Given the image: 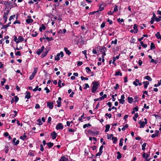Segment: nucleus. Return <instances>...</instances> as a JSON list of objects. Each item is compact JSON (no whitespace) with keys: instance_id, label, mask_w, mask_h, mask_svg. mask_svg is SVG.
<instances>
[{"instance_id":"1","label":"nucleus","mask_w":161,"mask_h":161,"mask_svg":"<svg viewBox=\"0 0 161 161\" xmlns=\"http://www.w3.org/2000/svg\"><path fill=\"white\" fill-rule=\"evenodd\" d=\"M92 84L93 86L92 87V92L93 93H95L98 89L99 84L98 81H95L93 82Z\"/></svg>"},{"instance_id":"2","label":"nucleus","mask_w":161,"mask_h":161,"mask_svg":"<svg viewBox=\"0 0 161 161\" xmlns=\"http://www.w3.org/2000/svg\"><path fill=\"white\" fill-rule=\"evenodd\" d=\"M64 55V53L63 52L61 51L59 53H58L56 57L55 58V60L58 61L60 60L59 57H63Z\"/></svg>"},{"instance_id":"3","label":"nucleus","mask_w":161,"mask_h":161,"mask_svg":"<svg viewBox=\"0 0 161 161\" xmlns=\"http://www.w3.org/2000/svg\"><path fill=\"white\" fill-rule=\"evenodd\" d=\"M64 128V126L61 123H59L56 125V128L57 130H62Z\"/></svg>"},{"instance_id":"4","label":"nucleus","mask_w":161,"mask_h":161,"mask_svg":"<svg viewBox=\"0 0 161 161\" xmlns=\"http://www.w3.org/2000/svg\"><path fill=\"white\" fill-rule=\"evenodd\" d=\"M88 132L91 134L92 136H95L96 135H97L99 134V132L98 131H97L96 132H94L92 130H89L87 131Z\"/></svg>"},{"instance_id":"5","label":"nucleus","mask_w":161,"mask_h":161,"mask_svg":"<svg viewBox=\"0 0 161 161\" xmlns=\"http://www.w3.org/2000/svg\"><path fill=\"white\" fill-rule=\"evenodd\" d=\"M44 46H42L41 48H39L37 50L36 52V53L38 55H40L44 50Z\"/></svg>"},{"instance_id":"6","label":"nucleus","mask_w":161,"mask_h":161,"mask_svg":"<svg viewBox=\"0 0 161 161\" xmlns=\"http://www.w3.org/2000/svg\"><path fill=\"white\" fill-rule=\"evenodd\" d=\"M8 12L9 11H7L6 12H4V14L3 15V19L4 20L5 23H6L7 21V16Z\"/></svg>"},{"instance_id":"7","label":"nucleus","mask_w":161,"mask_h":161,"mask_svg":"<svg viewBox=\"0 0 161 161\" xmlns=\"http://www.w3.org/2000/svg\"><path fill=\"white\" fill-rule=\"evenodd\" d=\"M50 135L52 137V139L54 140L56 138L57 136V134L55 131H53L51 133Z\"/></svg>"},{"instance_id":"8","label":"nucleus","mask_w":161,"mask_h":161,"mask_svg":"<svg viewBox=\"0 0 161 161\" xmlns=\"http://www.w3.org/2000/svg\"><path fill=\"white\" fill-rule=\"evenodd\" d=\"M53 102H50L49 101L47 102V106L50 109H53Z\"/></svg>"},{"instance_id":"9","label":"nucleus","mask_w":161,"mask_h":161,"mask_svg":"<svg viewBox=\"0 0 161 161\" xmlns=\"http://www.w3.org/2000/svg\"><path fill=\"white\" fill-rule=\"evenodd\" d=\"M25 94V98L29 99L31 98V93L30 92L28 91H26Z\"/></svg>"},{"instance_id":"10","label":"nucleus","mask_w":161,"mask_h":161,"mask_svg":"<svg viewBox=\"0 0 161 161\" xmlns=\"http://www.w3.org/2000/svg\"><path fill=\"white\" fill-rule=\"evenodd\" d=\"M138 123L140 125V128H143L144 127L146 124L145 123L144 121H142L140 120L139 121Z\"/></svg>"},{"instance_id":"11","label":"nucleus","mask_w":161,"mask_h":161,"mask_svg":"<svg viewBox=\"0 0 161 161\" xmlns=\"http://www.w3.org/2000/svg\"><path fill=\"white\" fill-rule=\"evenodd\" d=\"M133 30H134V33H137L138 31V29L137 28V26L136 24H135L134 25L133 27Z\"/></svg>"},{"instance_id":"12","label":"nucleus","mask_w":161,"mask_h":161,"mask_svg":"<svg viewBox=\"0 0 161 161\" xmlns=\"http://www.w3.org/2000/svg\"><path fill=\"white\" fill-rule=\"evenodd\" d=\"M64 50L67 55H69L71 53V52L68 50V48L67 47H64Z\"/></svg>"},{"instance_id":"13","label":"nucleus","mask_w":161,"mask_h":161,"mask_svg":"<svg viewBox=\"0 0 161 161\" xmlns=\"http://www.w3.org/2000/svg\"><path fill=\"white\" fill-rule=\"evenodd\" d=\"M11 24V22H9L6 25H3V26L1 29H4L5 28L6 29V30L7 29L8 26H9V25Z\"/></svg>"},{"instance_id":"14","label":"nucleus","mask_w":161,"mask_h":161,"mask_svg":"<svg viewBox=\"0 0 161 161\" xmlns=\"http://www.w3.org/2000/svg\"><path fill=\"white\" fill-rule=\"evenodd\" d=\"M142 84H144V87L146 89L147 88V86L149 84V82L148 81H145L142 82Z\"/></svg>"},{"instance_id":"15","label":"nucleus","mask_w":161,"mask_h":161,"mask_svg":"<svg viewBox=\"0 0 161 161\" xmlns=\"http://www.w3.org/2000/svg\"><path fill=\"white\" fill-rule=\"evenodd\" d=\"M35 152L34 151L30 150L29 151V153H28V155L30 156L31 157L32 156H34V152Z\"/></svg>"},{"instance_id":"16","label":"nucleus","mask_w":161,"mask_h":161,"mask_svg":"<svg viewBox=\"0 0 161 161\" xmlns=\"http://www.w3.org/2000/svg\"><path fill=\"white\" fill-rule=\"evenodd\" d=\"M139 82V79H136L135 81L133 82V84L135 86H138V84H137L138 83V82Z\"/></svg>"},{"instance_id":"17","label":"nucleus","mask_w":161,"mask_h":161,"mask_svg":"<svg viewBox=\"0 0 161 161\" xmlns=\"http://www.w3.org/2000/svg\"><path fill=\"white\" fill-rule=\"evenodd\" d=\"M24 41V39L23 37L22 36H19L18 37V40L17 42L19 43L20 42H21Z\"/></svg>"},{"instance_id":"18","label":"nucleus","mask_w":161,"mask_h":161,"mask_svg":"<svg viewBox=\"0 0 161 161\" xmlns=\"http://www.w3.org/2000/svg\"><path fill=\"white\" fill-rule=\"evenodd\" d=\"M110 128V125L109 124L106 125L105 126V132H108Z\"/></svg>"},{"instance_id":"19","label":"nucleus","mask_w":161,"mask_h":161,"mask_svg":"<svg viewBox=\"0 0 161 161\" xmlns=\"http://www.w3.org/2000/svg\"><path fill=\"white\" fill-rule=\"evenodd\" d=\"M156 37L158 39H161V35L159 32H158L155 35Z\"/></svg>"},{"instance_id":"20","label":"nucleus","mask_w":161,"mask_h":161,"mask_svg":"<svg viewBox=\"0 0 161 161\" xmlns=\"http://www.w3.org/2000/svg\"><path fill=\"white\" fill-rule=\"evenodd\" d=\"M60 161H68V158L65 157V156H62Z\"/></svg>"},{"instance_id":"21","label":"nucleus","mask_w":161,"mask_h":161,"mask_svg":"<svg viewBox=\"0 0 161 161\" xmlns=\"http://www.w3.org/2000/svg\"><path fill=\"white\" fill-rule=\"evenodd\" d=\"M47 145L48 147L49 148H52L54 145L53 143L51 142L47 143Z\"/></svg>"},{"instance_id":"22","label":"nucleus","mask_w":161,"mask_h":161,"mask_svg":"<svg viewBox=\"0 0 161 161\" xmlns=\"http://www.w3.org/2000/svg\"><path fill=\"white\" fill-rule=\"evenodd\" d=\"M27 136L26 135V134L25 133H24V135L23 136H20L19 137V138L21 139L23 141H24L25 140V138H26Z\"/></svg>"},{"instance_id":"23","label":"nucleus","mask_w":161,"mask_h":161,"mask_svg":"<svg viewBox=\"0 0 161 161\" xmlns=\"http://www.w3.org/2000/svg\"><path fill=\"white\" fill-rule=\"evenodd\" d=\"M48 53L45 50V51H44L42 53L41 55V57L43 58L45 57L47 55Z\"/></svg>"},{"instance_id":"24","label":"nucleus","mask_w":161,"mask_h":161,"mask_svg":"<svg viewBox=\"0 0 161 161\" xmlns=\"http://www.w3.org/2000/svg\"><path fill=\"white\" fill-rule=\"evenodd\" d=\"M156 48L155 44L153 42H151L150 46V49L151 50L154 49Z\"/></svg>"},{"instance_id":"25","label":"nucleus","mask_w":161,"mask_h":161,"mask_svg":"<svg viewBox=\"0 0 161 161\" xmlns=\"http://www.w3.org/2000/svg\"><path fill=\"white\" fill-rule=\"evenodd\" d=\"M127 100L128 102L130 103H132V101H133V99L132 97H128L127 98Z\"/></svg>"},{"instance_id":"26","label":"nucleus","mask_w":161,"mask_h":161,"mask_svg":"<svg viewBox=\"0 0 161 161\" xmlns=\"http://www.w3.org/2000/svg\"><path fill=\"white\" fill-rule=\"evenodd\" d=\"M33 21V20L31 19H28L26 20V22L28 24L32 23Z\"/></svg>"},{"instance_id":"27","label":"nucleus","mask_w":161,"mask_h":161,"mask_svg":"<svg viewBox=\"0 0 161 161\" xmlns=\"http://www.w3.org/2000/svg\"><path fill=\"white\" fill-rule=\"evenodd\" d=\"M14 115L13 114H11L10 115V116H11L12 115V118H15L17 115V112L16 110L14 111Z\"/></svg>"},{"instance_id":"28","label":"nucleus","mask_w":161,"mask_h":161,"mask_svg":"<svg viewBox=\"0 0 161 161\" xmlns=\"http://www.w3.org/2000/svg\"><path fill=\"white\" fill-rule=\"evenodd\" d=\"M144 78L148 80L149 81H151L152 80V79L149 76H146L144 77Z\"/></svg>"},{"instance_id":"29","label":"nucleus","mask_w":161,"mask_h":161,"mask_svg":"<svg viewBox=\"0 0 161 161\" xmlns=\"http://www.w3.org/2000/svg\"><path fill=\"white\" fill-rule=\"evenodd\" d=\"M117 154H118V155L117 156V158L118 159H120L122 157L121 154L119 152H117Z\"/></svg>"},{"instance_id":"30","label":"nucleus","mask_w":161,"mask_h":161,"mask_svg":"<svg viewBox=\"0 0 161 161\" xmlns=\"http://www.w3.org/2000/svg\"><path fill=\"white\" fill-rule=\"evenodd\" d=\"M138 113H135L134 114V116L133 117V119L135 121H136L137 120L136 119L138 117Z\"/></svg>"},{"instance_id":"31","label":"nucleus","mask_w":161,"mask_h":161,"mask_svg":"<svg viewBox=\"0 0 161 161\" xmlns=\"http://www.w3.org/2000/svg\"><path fill=\"white\" fill-rule=\"evenodd\" d=\"M115 76H118L120 75V76H122V74L121 73V71H117L115 73Z\"/></svg>"},{"instance_id":"32","label":"nucleus","mask_w":161,"mask_h":161,"mask_svg":"<svg viewBox=\"0 0 161 161\" xmlns=\"http://www.w3.org/2000/svg\"><path fill=\"white\" fill-rule=\"evenodd\" d=\"M91 126V125L90 124H89V123L83 125V128L84 129H85L87 127H89Z\"/></svg>"},{"instance_id":"33","label":"nucleus","mask_w":161,"mask_h":161,"mask_svg":"<svg viewBox=\"0 0 161 161\" xmlns=\"http://www.w3.org/2000/svg\"><path fill=\"white\" fill-rule=\"evenodd\" d=\"M100 50H101V52H105V51L106 50V48L104 47H101Z\"/></svg>"},{"instance_id":"34","label":"nucleus","mask_w":161,"mask_h":161,"mask_svg":"<svg viewBox=\"0 0 161 161\" xmlns=\"http://www.w3.org/2000/svg\"><path fill=\"white\" fill-rule=\"evenodd\" d=\"M112 139L113 140V143L114 144L116 143V142L118 140L117 137H113Z\"/></svg>"},{"instance_id":"35","label":"nucleus","mask_w":161,"mask_h":161,"mask_svg":"<svg viewBox=\"0 0 161 161\" xmlns=\"http://www.w3.org/2000/svg\"><path fill=\"white\" fill-rule=\"evenodd\" d=\"M146 145H147V143H144L143 144V145H142V150H143V151H144L146 148H145V147L146 146Z\"/></svg>"},{"instance_id":"36","label":"nucleus","mask_w":161,"mask_h":161,"mask_svg":"<svg viewBox=\"0 0 161 161\" xmlns=\"http://www.w3.org/2000/svg\"><path fill=\"white\" fill-rule=\"evenodd\" d=\"M86 117H84V113H83L82 115L80 118H79L78 119L81 122H82V119H85Z\"/></svg>"},{"instance_id":"37","label":"nucleus","mask_w":161,"mask_h":161,"mask_svg":"<svg viewBox=\"0 0 161 161\" xmlns=\"http://www.w3.org/2000/svg\"><path fill=\"white\" fill-rule=\"evenodd\" d=\"M38 68L36 67L34 69V71L32 73V74H33L34 75H35L36 73L37 72V71L38 70Z\"/></svg>"},{"instance_id":"38","label":"nucleus","mask_w":161,"mask_h":161,"mask_svg":"<svg viewBox=\"0 0 161 161\" xmlns=\"http://www.w3.org/2000/svg\"><path fill=\"white\" fill-rule=\"evenodd\" d=\"M140 44H141V46L142 47H143L144 48H146L147 47V45L144 44L143 42H140Z\"/></svg>"},{"instance_id":"39","label":"nucleus","mask_w":161,"mask_h":161,"mask_svg":"<svg viewBox=\"0 0 161 161\" xmlns=\"http://www.w3.org/2000/svg\"><path fill=\"white\" fill-rule=\"evenodd\" d=\"M155 20H156L157 22L161 20V16H158V18L157 17L155 19Z\"/></svg>"},{"instance_id":"40","label":"nucleus","mask_w":161,"mask_h":161,"mask_svg":"<svg viewBox=\"0 0 161 161\" xmlns=\"http://www.w3.org/2000/svg\"><path fill=\"white\" fill-rule=\"evenodd\" d=\"M128 127V124H126L123 126L121 129L123 131H124L125 130L126 128H127Z\"/></svg>"},{"instance_id":"41","label":"nucleus","mask_w":161,"mask_h":161,"mask_svg":"<svg viewBox=\"0 0 161 161\" xmlns=\"http://www.w3.org/2000/svg\"><path fill=\"white\" fill-rule=\"evenodd\" d=\"M150 62L151 63H153L156 64L158 63V61H157L156 60H154L152 58L151 59V60Z\"/></svg>"},{"instance_id":"42","label":"nucleus","mask_w":161,"mask_h":161,"mask_svg":"<svg viewBox=\"0 0 161 161\" xmlns=\"http://www.w3.org/2000/svg\"><path fill=\"white\" fill-rule=\"evenodd\" d=\"M3 81H1V84L2 85V86H3L4 85L5 83L6 82V79L5 78H3Z\"/></svg>"},{"instance_id":"43","label":"nucleus","mask_w":161,"mask_h":161,"mask_svg":"<svg viewBox=\"0 0 161 161\" xmlns=\"http://www.w3.org/2000/svg\"><path fill=\"white\" fill-rule=\"evenodd\" d=\"M13 98H14V101L15 103H17L19 100V97L17 96H14Z\"/></svg>"},{"instance_id":"44","label":"nucleus","mask_w":161,"mask_h":161,"mask_svg":"<svg viewBox=\"0 0 161 161\" xmlns=\"http://www.w3.org/2000/svg\"><path fill=\"white\" fill-rule=\"evenodd\" d=\"M35 75H34L33 74H32L30 75L29 79L30 80H32L34 77Z\"/></svg>"},{"instance_id":"45","label":"nucleus","mask_w":161,"mask_h":161,"mask_svg":"<svg viewBox=\"0 0 161 161\" xmlns=\"http://www.w3.org/2000/svg\"><path fill=\"white\" fill-rule=\"evenodd\" d=\"M46 39L48 41H50L51 40H53L54 39V38L53 37H46Z\"/></svg>"},{"instance_id":"46","label":"nucleus","mask_w":161,"mask_h":161,"mask_svg":"<svg viewBox=\"0 0 161 161\" xmlns=\"http://www.w3.org/2000/svg\"><path fill=\"white\" fill-rule=\"evenodd\" d=\"M37 122H38V124L39 125H42V123L41 120L40 119H39L37 120Z\"/></svg>"},{"instance_id":"47","label":"nucleus","mask_w":161,"mask_h":161,"mask_svg":"<svg viewBox=\"0 0 161 161\" xmlns=\"http://www.w3.org/2000/svg\"><path fill=\"white\" fill-rule=\"evenodd\" d=\"M103 145H101L100 148H99V152H100V153H102L103 152Z\"/></svg>"},{"instance_id":"48","label":"nucleus","mask_w":161,"mask_h":161,"mask_svg":"<svg viewBox=\"0 0 161 161\" xmlns=\"http://www.w3.org/2000/svg\"><path fill=\"white\" fill-rule=\"evenodd\" d=\"M105 116L108 117L110 119L112 117V114L110 113H109V114H108V113H106L105 114Z\"/></svg>"},{"instance_id":"49","label":"nucleus","mask_w":161,"mask_h":161,"mask_svg":"<svg viewBox=\"0 0 161 161\" xmlns=\"http://www.w3.org/2000/svg\"><path fill=\"white\" fill-rule=\"evenodd\" d=\"M85 69L88 73L89 74V72L91 71V70L89 67H86Z\"/></svg>"},{"instance_id":"50","label":"nucleus","mask_w":161,"mask_h":161,"mask_svg":"<svg viewBox=\"0 0 161 161\" xmlns=\"http://www.w3.org/2000/svg\"><path fill=\"white\" fill-rule=\"evenodd\" d=\"M118 10V6L117 5L115 6L114 10H113V12L114 13L116 12Z\"/></svg>"},{"instance_id":"51","label":"nucleus","mask_w":161,"mask_h":161,"mask_svg":"<svg viewBox=\"0 0 161 161\" xmlns=\"http://www.w3.org/2000/svg\"><path fill=\"white\" fill-rule=\"evenodd\" d=\"M117 40L116 39L114 41H111V44H114L115 45H116L117 44Z\"/></svg>"},{"instance_id":"52","label":"nucleus","mask_w":161,"mask_h":161,"mask_svg":"<svg viewBox=\"0 0 161 161\" xmlns=\"http://www.w3.org/2000/svg\"><path fill=\"white\" fill-rule=\"evenodd\" d=\"M117 21L119 23H121L122 22H124V20L122 19H120V18H119L117 19Z\"/></svg>"},{"instance_id":"53","label":"nucleus","mask_w":161,"mask_h":161,"mask_svg":"<svg viewBox=\"0 0 161 161\" xmlns=\"http://www.w3.org/2000/svg\"><path fill=\"white\" fill-rule=\"evenodd\" d=\"M118 100L119 101V103L122 104H124L125 102V100L122 99H119Z\"/></svg>"},{"instance_id":"54","label":"nucleus","mask_w":161,"mask_h":161,"mask_svg":"<svg viewBox=\"0 0 161 161\" xmlns=\"http://www.w3.org/2000/svg\"><path fill=\"white\" fill-rule=\"evenodd\" d=\"M38 33L36 31H35L34 34H31V36L33 37H36L37 36Z\"/></svg>"},{"instance_id":"55","label":"nucleus","mask_w":161,"mask_h":161,"mask_svg":"<svg viewBox=\"0 0 161 161\" xmlns=\"http://www.w3.org/2000/svg\"><path fill=\"white\" fill-rule=\"evenodd\" d=\"M43 30H45L46 29V26L44 24H42L41 26L40 27Z\"/></svg>"},{"instance_id":"56","label":"nucleus","mask_w":161,"mask_h":161,"mask_svg":"<svg viewBox=\"0 0 161 161\" xmlns=\"http://www.w3.org/2000/svg\"><path fill=\"white\" fill-rule=\"evenodd\" d=\"M62 83V81L61 80H59L58 81V86L59 87L61 88L62 87V86L61 85V84Z\"/></svg>"},{"instance_id":"57","label":"nucleus","mask_w":161,"mask_h":161,"mask_svg":"<svg viewBox=\"0 0 161 161\" xmlns=\"http://www.w3.org/2000/svg\"><path fill=\"white\" fill-rule=\"evenodd\" d=\"M105 22L104 21H103L102 23V24L101 25V28L102 29L103 28H104L105 27Z\"/></svg>"},{"instance_id":"58","label":"nucleus","mask_w":161,"mask_h":161,"mask_svg":"<svg viewBox=\"0 0 161 161\" xmlns=\"http://www.w3.org/2000/svg\"><path fill=\"white\" fill-rule=\"evenodd\" d=\"M57 103H58L57 107H60L61 105V102L58 101H57Z\"/></svg>"},{"instance_id":"59","label":"nucleus","mask_w":161,"mask_h":161,"mask_svg":"<svg viewBox=\"0 0 161 161\" xmlns=\"http://www.w3.org/2000/svg\"><path fill=\"white\" fill-rule=\"evenodd\" d=\"M155 134H154L155 135H156V136H158L159 134V130H156L155 131Z\"/></svg>"},{"instance_id":"60","label":"nucleus","mask_w":161,"mask_h":161,"mask_svg":"<svg viewBox=\"0 0 161 161\" xmlns=\"http://www.w3.org/2000/svg\"><path fill=\"white\" fill-rule=\"evenodd\" d=\"M82 53L84 54V55L85 56V58H87V57L86 56V50H85L84 51H83L82 52Z\"/></svg>"},{"instance_id":"61","label":"nucleus","mask_w":161,"mask_h":161,"mask_svg":"<svg viewBox=\"0 0 161 161\" xmlns=\"http://www.w3.org/2000/svg\"><path fill=\"white\" fill-rule=\"evenodd\" d=\"M15 16V15L11 16L9 19V21H10L12 19H13Z\"/></svg>"},{"instance_id":"62","label":"nucleus","mask_w":161,"mask_h":161,"mask_svg":"<svg viewBox=\"0 0 161 161\" xmlns=\"http://www.w3.org/2000/svg\"><path fill=\"white\" fill-rule=\"evenodd\" d=\"M21 23L20 21L16 20L15 21L14 23L13 24L14 25H15L16 24H20Z\"/></svg>"},{"instance_id":"63","label":"nucleus","mask_w":161,"mask_h":161,"mask_svg":"<svg viewBox=\"0 0 161 161\" xmlns=\"http://www.w3.org/2000/svg\"><path fill=\"white\" fill-rule=\"evenodd\" d=\"M135 41H136V39L135 38H133V37H132L131 38V40H130L131 43H134L135 42Z\"/></svg>"},{"instance_id":"64","label":"nucleus","mask_w":161,"mask_h":161,"mask_svg":"<svg viewBox=\"0 0 161 161\" xmlns=\"http://www.w3.org/2000/svg\"><path fill=\"white\" fill-rule=\"evenodd\" d=\"M102 5L101 4L100 5V6H99V10L100 11H102L104 9V7H101V6Z\"/></svg>"}]
</instances>
